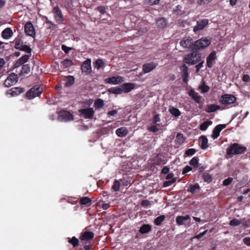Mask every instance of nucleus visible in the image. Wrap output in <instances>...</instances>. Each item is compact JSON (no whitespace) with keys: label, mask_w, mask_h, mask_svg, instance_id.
I'll return each mask as SVG.
<instances>
[{"label":"nucleus","mask_w":250,"mask_h":250,"mask_svg":"<svg viewBox=\"0 0 250 250\" xmlns=\"http://www.w3.org/2000/svg\"><path fill=\"white\" fill-rule=\"evenodd\" d=\"M20 50H22L25 51L27 53H31L32 49L31 48L28 46L27 45H23L22 47L21 48Z\"/></svg>","instance_id":"3c124183"},{"label":"nucleus","mask_w":250,"mask_h":250,"mask_svg":"<svg viewBox=\"0 0 250 250\" xmlns=\"http://www.w3.org/2000/svg\"><path fill=\"white\" fill-rule=\"evenodd\" d=\"M80 116L85 119H91L94 114V111L92 108L81 109L79 110Z\"/></svg>","instance_id":"0eeeda50"},{"label":"nucleus","mask_w":250,"mask_h":250,"mask_svg":"<svg viewBox=\"0 0 250 250\" xmlns=\"http://www.w3.org/2000/svg\"><path fill=\"white\" fill-rule=\"evenodd\" d=\"M149 131L156 132L159 130L158 128L156 125H152L148 128Z\"/></svg>","instance_id":"4d7b16f0"},{"label":"nucleus","mask_w":250,"mask_h":250,"mask_svg":"<svg viewBox=\"0 0 250 250\" xmlns=\"http://www.w3.org/2000/svg\"><path fill=\"white\" fill-rule=\"evenodd\" d=\"M204 61L200 62L196 66V73H198L200 69L203 67Z\"/></svg>","instance_id":"680f3d73"},{"label":"nucleus","mask_w":250,"mask_h":250,"mask_svg":"<svg viewBox=\"0 0 250 250\" xmlns=\"http://www.w3.org/2000/svg\"><path fill=\"white\" fill-rule=\"evenodd\" d=\"M13 35V32L10 28H6L1 33V36L5 39H8Z\"/></svg>","instance_id":"5701e85b"},{"label":"nucleus","mask_w":250,"mask_h":250,"mask_svg":"<svg viewBox=\"0 0 250 250\" xmlns=\"http://www.w3.org/2000/svg\"><path fill=\"white\" fill-rule=\"evenodd\" d=\"M189 164L195 167H198V160L196 157H193L189 162Z\"/></svg>","instance_id":"a18cd8bd"},{"label":"nucleus","mask_w":250,"mask_h":250,"mask_svg":"<svg viewBox=\"0 0 250 250\" xmlns=\"http://www.w3.org/2000/svg\"><path fill=\"white\" fill-rule=\"evenodd\" d=\"M192 52L187 55L184 58L183 61L186 63L194 65L201 60V55L197 50H192Z\"/></svg>","instance_id":"f257e3e1"},{"label":"nucleus","mask_w":250,"mask_h":250,"mask_svg":"<svg viewBox=\"0 0 250 250\" xmlns=\"http://www.w3.org/2000/svg\"><path fill=\"white\" fill-rule=\"evenodd\" d=\"M147 3L150 5H155L159 3L161 0H145Z\"/></svg>","instance_id":"5fc2aeb1"},{"label":"nucleus","mask_w":250,"mask_h":250,"mask_svg":"<svg viewBox=\"0 0 250 250\" xmlns=\"http://www.w3.org/2000/svg\"><path fill=\"white\" fill-rule=\"evenodd\" d=\"M189 95L197 103L200 104L201 102V96L195 92L193 89H191L188 93Z\"/></svg>","instance_id":"aec40b11"},{"label":"nucleus","mask_w":250,"mask_h":250,"mask_svg":"<svg viewBox=\"0 0 250 250\" xmlns=\"http://www.w3.org/2000/svg\"><path fill=\"white\" fill-rule=\"evenodd\" d=\"M158 65V64L150 62L144 64L143 65V71L144 73H147L154 70Z\"/></svg>","instance_id":"9d476101"},{"label":"nucleus","mask_w":250,"mask_h":250,"mask_svg":"<svg viewBox=\"0 0 250 250\" xmlns=\"http://www.w3.org/2000/svg\"><path fill=\"white\" fill-rule=\"evenodd\" d=\"M190 217L189 215L186 216H178L176 218V222L179 226H182L185 224V221L189 220Z\"/></svg>","instance_id":"6ab92c4d"},{"label":"nucleus","mask_w":250,"mask_h":250,"mask_svg":"<svg viewBox=\"0 0 250 250\" xmlns=\"http://www.w3.org/2000/svg\"><path fill=\"white\" fill-rule=\"evenodd\" d=\"M108 91L111 93L117 94H119L122 93L121 86L119 87L111 88L108 89Z\"/></svg>","instance_id":"c03bdc74"},{"label":"nucleus","mask_w":250,"mask_h":250,"mask_svg":"<svg viewBox=\"0 0 250 250\" xmlns=\"http://www.w3.org/2000/svg\"><path fill=\"white\" fill-rule=\"evenodd\" d=\"M81 69L83 72L89 74L91 72V60L87 59L85 61L81 66Z\"/></svg>","instance_id":"ddd939ff"},{"label":"nucleus","mask_w":250,"mask_h":250,"mask_svg":"<svg viewBox=\"0 0 250 250\" xmlns=\"http://www.w3.org/2000/svg\"><path fill=\"white\" fill-rule=\"evenodd\" d=\"M104 101L101 99L97 100L94 103V106L96 108H101L104 106Z\"/></svg>","instance_id":"a19ab883"},{"label":"nucleus","mask_w":250,"mask_h":250,"mask_svg":"<svg viewBox=\"0 0 250 250\" xmlns=\"http://www.w3.org/2000/svg\"><path fill=\"white\" fill-rule=\"evenodd\" d=\"M176 178H173L172 180H167V181H165L163 186L164 187H167L171 186L172 184H173L176 181Z\"/></svg>","instance_id":"49530a36"},{"label":"nucleus","mask_w":250,"mask_h":250,"mask_svg":"<svg viewBox=\"0 0 250 250\" xmlns=\"http://www.w3.org/2000/svg\"><path fill=\"white\" fill-rule=\"evenodd\" d=\"M63 81L65 82V86L69 87L72 85L75 82V78L72 76H68L63 78Z\"/></svg>","instance_id":"b1692460"},{"label":"nucleus","mask_w":250,"mask_h":250,"mask_svg":"<svg viewBox=\"0 0 250 250\" xmlns=\"http://www.w3.org/2000/svg\"><path fill=\"white\" fill-rule=\"evenodd\" d=\"M117 135L120 137H125L128 133L127 130L125 127H120L116 131Z\"/></svg>","instance_id":"393cba45"},{"label":"nucleus","mask_w":250,"mask_h":250,"mask_svg":"<svg viewBox=\"0 0 250 250\" xmlns=\"http://www.w3.org/2000/svg\"><path fill=\"white\" fill-rule=\"evenodd\" d=\"M68 242L69 243L71 244L74 247H76L78 246L79 243V240L78 238L74 236L71 238H68Z\"/></svg>","instance_id":"f704fd0d"},{"label":"nucleus","mask_w":250,"mask_h":250,"mask_svg":"<svg viewBox=\"0 0 250 250\" xmlns=\"http://www.w3.org/2000/svg\"><path fill=\"white\" fill-rule=\"evenodd\" d=\"M212 122L210 121H208L203 123L200 126V129L201 130H206L209 125L212 124Z\"/></svg>","instance_id":"c9c22d12"},{"label":"nucleus","mask_w":250,"mask_h":250,"mask_svg":"<svg viewBox=\"0 0 250 250\" xmlns=\"http://www.w3.org/2000/svg\"><path fill=\"white\" fill-rule=\"evenodd\" d=\"M232 178L229 177L223 181V184L224 186H228L232 182Z\"/></svg>","instance_id":"603ef678"},{"label":"nucleus","mask_w":250,"mask_h":250,"mask_svg":"<svg viewBox=\"0 0 250 250\" xmlns=\"http://www.w3.org/2000/svg\"><path fill=\"white\" fill-rule=\"evenodd\" d=\"M191 170L192 168L190 167L187 166L183 169L182 173L183 174H185L191 171Z\"/></svg>","instance_id":"bf43d9fd"},{"label":"nucleus","mask_w":250,"mask_h":250,"mask_svg":"<svg viewBox=\"0 0 250 250\" xmlns=\"http://www.w3.org/2000/svg\"><path fill=\"white\" fill-rule=\"evenodd\" d=\"M246 148L237 143L230 145L227 149V154L229 155H236L242 154L245 152Z\"/></svg>","instance_id":"7ed1b4c3"},{"label":"nucleus","mask_w":250,"mask_h":250,"mask_svg":"<svg viewBox=\"0 0 250 250\" xmlns=\"http://www.w3.org/2000/svg\"><path fill=\"white\" fill-rule=\"evenodd\" d=\"M195 152H196V150L195 149L189 148L186 151V154L188 156H191V155H193L195 153Z\"/></svg>","instance_id":"864d4df0"},{"label":"nucleus","mask_w":250,"mask_h":250,"mask_svg":"<svg viewBox=\"0 0 250 250\" xmlns=\"http://www.w3.org/2000/svg\"><path fill=\"white\" fill-rule=\"evenodd\" d=\"M181 47L184 49H191L192 50H194L193 49V42L192 38L190 37H185L183 38L179 42Z\"/></svg>","instance_id":"423d86ee"},{"label":"nucleus","mask_w":250,"mask_h":250,"mask_svg":"<svg viewBox=\"0 0 250 250\" xmlns=\"http://www.w3.org/2000/svg\"><path fill=\"white\" fill-rule=\"evenodd\" d=\"M73 119V115L69 111L63 110V120L70 121Z\"/></svg>","instance_id":"e433bc0d"},{"label":"nucleus","mask_w":250,"mask_h":250,"mask_svg":"<svg viewBox=\"0 0 250 250\" xmlns=\"http://www.w3.org/2000/svg\"><path fill=\"white\" fill-rule=\"evenodd\" d=\"M29 59V56L27 55H25L20 58L17 62H15L14 64V67L15 68H18L20 67L21 65L23 64V63L27 62Z\"/></svg>","instance_id":"a211bd4d"},{"label":"nucleus","mask_w":250,"mask_h":250,"mask_svg":"<svg viewBox=\"0 0 250 250\" xmlns=\"http://www.w3.org/2000/svg\"><path fill=\"white\" fill-rule=\"evenodd\" d=\"M242 80L244 82H248L250 80V76L248 74L244 75L242 78Z\"/></svg>","instance_id":"338daca9"},{"label":"nucleus","mask_w":250,"mask_h":250,"mask_svg":"<svg viewBox=\"0 0 250 250\" xmlns=\"http://www.w3.org/2000/svg\"><path fill=\"white\" fill-rule=\"evenodd\" d=\"M149 204L150 202L147 200H143L141 203V205L143 207H147Z\"/></svg>","instance_id":"052dcab7"},{"label":"nucleus","mask_w":250,"mask_h":250,"mask_svg":"<svg viewBox=\"0 0 250 250\" xmlns=\"http://www.w3.org/2000/svg\"><path fill=\"white\" fill-rule=\"evenodd\" d=\"M151 230V226L149 224H144L139 229V232L142 234L148 232Z\"/></svg>","instance_id":"bb28decb"},{"label":"nucleus","mask_w":250,"mask_h":250,"mask_svg":"<svg viewBox=\"0 0 250 250\" xmlns=\"http://www.w3.org/2000/svg\"><path fill=\"white\" fill-rule=\"evenodd\" d=\"M243 242L246 245L250 246V237H245L243 239Z\"/></svg>","instance_id":"e2e57ef3"},{"label":"nucleus","mask_w":250,"mask_h":250,"mask_svg":"<svg viewBox=\"0 0 250 250\" xmlns=\"http://www.w3.org/2000/svg\"><path fill=\"white\" fill-rule=\"evenodd\" d=\"M169 111L173 116L176 117H178L181 115V112L180 110L173 106L169 107Z\"/></svg>","instance_id":"c85d7f7f"},{"label":"nucleus","mask_w":250,"mask_h":250,"mask_svg":"<svg viewBox=\"0 0 250 250\" xmlns=\"http://www.w3.org/2000/svg\"><path fill=\"white\" fill-rule=\"evenodd\" d=\"M241 224V222L236 218L233 219L229 223V225L233 227L238 226Z\"/></svg>","instance_id":"37998d69"},{"label":"nucleus","mask_w":250,"mask_h":250,"mask_svg":"<svg viewBox=\"0 0 250 250\" xmlns=\"http://www.w3.org/2000/svg\"><path fill=\"white\" fill-rule=\"evenodd\" d=\"M62 100H60V98L58 97H55L54 100V103H53L54 104H58L60 103H61Z\"/></svg>","instance_id":"69168bd1"},{"label":"nucleus","mask_w":250,"mask_h":250,"mask_svg":"<svg viewBox=\"0 0 250 250\" xmlns=\"http://www.w3.org/2000/svg\"><path fill=\"white\" fill-rule=\"evenodd\" d=\"M185 138L183 134L179 133L176 137V142L179 144H182L184 142Z\"/></svg>","instance_id":"58836bf2"},{"label":"nucleus","mask_w":250,"mask_h":250,"mask_svg":"<svg viewBox=\"0 0 250 250\" xmlns=\"http://www.w3.org/2000/svg\"><path fill=\"white\" fill-rule=\"evenodd\" d=\"M216 52L213 51L210 53L207 58V66L211 68L213 66V62L216 59Z\"/></svg>","instance_id":"f3484780"},{"label":"nucleus","mask_w":250,"mask_h":250,"mask_svg":"<svg viewBox=\"0 0 250 250\" xmlns=\"http://www.w3.org/2000/svg\"><path fill=\"white\" fill-rule=\"evenodd\" d=\"M220 103L225 106H229L236 102V98L231 94H224L220 100Z\"/></svg>","instance_id":"39448f33"},{"label":"nucleus","mask_w":250,"mask_h":250,"mask_svg":"<svg viewBox=\"0 0 250 250\" xmlns=\"http://www.w3.org/2000/svg\"><path fill=\"white\" fill-rule=\"evenodd\" d=\"M203 177L204 180L208 183L210 182L212 180L211 176L208 173H204Z\"/></svg>","instance_id":"09e8293b"},{"label":"nucleus","mask_w":250,"mask_h":250,"mask_svg":"<svg viewBox=\"0 0 250 250\" xmlns=\"http://www.w3.org/2000/svg\"><path fill=\"white\" fill-rule=\"evenodd\" d=\"M166 217L164 215H160L157 217H156L154 221L155 225L156 226H160L161 225L162 223L165 220Z\"/></svg>","instance_id":"72a5a7b5"},{"label":"nucleus","mask_w":250,"mask_h":250,"mask_svg":"<svg viewBox=\"0 0 250 250\" xmlns=\"http://www.w3.org/2000/svg\"><path fill=\"white\" fill-rule=\"evenodd\" d=\"M122 92L128 93L134 87V84L132 83H126L120 86Z\"/></svg>","instance_id":"412c9836"},{"label":"nucleus","mask_w":250,"mask_h":250,"mask_svg":"<svg viewBox=\"0 0 250 250\" xmlns=\"http://www.w3.org/2000/svg\"><path fill=\"white\" fill-rule=\"evenodd\" d=\"M211 1V0H198V3L200 5L207 4Z\"/></svg>","instance_id":"13d9d810"},{"label":"nucleus","mask_w":250,"mask_h":250,"mask_svg":"<svg viewBox=\"0 0 250 250\" xmlns=\"http://www.w3.org/2000/svg\"><path fill=\"white\" fill-rule=\"evenodd\" d=\"M25 33L30 36L34 37L35 36V29L32 24L30 22H27L24 26Z\"/></svg>","instance_id":"9b49d317"},{"label":"nucleus","mask_w":250,"mask_h":250,"mask_svg":"<svg viewBox=\"0 0 250 250\" xmlns=\"http://www.w3.org/2000/svg\"><path fill=\"white\" fill-rule=\"evenodd\" d=\"M208 21L207 19H204L197 21V25L193 28V31L196 32L198 31L203 30L208 25Z\"/></svg>","instance_id":"f8f14e48"},{"label":"nucleus","mask_w":250,"mask_h":250,"mask_svg":"<svg viewBox=\"0 0 250 250\" xmlns=\"http://www.w3.org/2000/svg\"><path fill=\"white\" fill-rule=\"evenodd\" d=\"M199 89L200 90L202 93H204L208 92L209 90V87L203 83L199 86Z\"/></svg>","instance_id":"4c0bfd02"},{"label":"nucleus","mask_w":250,"mask_h":250,"mask_svg":"<svg viewBox=\"0 0 250 250\" xmlns=\"http://www.w3.org/2000/svg\"><path fill=\"white\" fill-rule=\"evenodd\" d=\"M30 72V66L29 64H23L22 66L20 75L27 74Z\"/></svg>","instance_id":"2f4dec72"},{"label":"nucleus","mask_w":250,"mask_h":250,"mask_svg":"<svg viewBox=\"0 0 250 250\" xmlns=\"http://www.w3.org/2000/svg\"><path fill=\"white\" fill-rule=\"evenodd\" d=\"M157 24L158 27L161 28H164L166 27L167 22L165 19L162 18L157 21Z\"/></svg>","instance_id":"7c9ffc66"},{"label":"nucleus","mask_w":250,"mask_h":250,"mask_svg":"<svg viewBox=\"0 0 250 250\" xmlns=\"http://www.w3.org/2000/svg\"><path fill=\"white\" fill-rule=\"evenodd\" d=\"M220 109V106L215 104H210L207 106L206 111L208 113L213 112Z\"/></svg>","instance_id":"cd10ccee"},{"label":"nucleus","mask_w":250,"mask_h":250,"mask_svg":"<svg viewBox=\"0 0 250 250\" xmlns=\"http://www.w3.org/2000/svg\"><path fill=\"white\" fill-rule=\"evenodd\" d=\"M210 43V38H202L194 42L193 49L196 51L197 50L202 49L208 47Z\"/></svg>","instance_id":"f03ea898"},{"label":"nucleus","mask_w":250,"mask_h":250,"mask_svg":"<svg viewBox=\"0 0 250 250\" xmlns=\"http://www.w3.org/2000/svg\"><path fill=\"white\" fill-rule=\"evenodd\" d=\"M124 79L121 76H113L110 78H106L104 80V82L106 83L112 84H117L124 82Z\"/></svg>","instance_id":"1a4fd4ad"},{"label":"nucleus","mask_w":250,"mask_h":250,"mask_svg":"<svg viewBox=\"0 0 250 250\" xmlns=\"http://www.w3.org/2000/svg\"><path fill=\"white\" fill-rule=\"evenodd\" d=\"M180 69L183 72V76H182L183 80L184 82L187 83L188 82V67L185 64H183L180 67Z\"/></svg>","instance_id":"4be33fe9"},{"label":"nucleus","mask_w":250,"mask_h":250,"mask_svg":"<svg viewBox=\"0 0 250 250\" xmlns=\"http://www.w3.org/2000/svg\"><path fill=\"white\" fill-rule=\"evenodd\" d=\"M104 65V62L102 60H98L95 62V68L99 69Z\"/></svg>","instance_id":"de8ad7c7"},{"label":"nucleus","mask_w":250,"mask_h":250,"mask_svg":"<svg viewBox=\"0 0 250 250\" xmlns=\"http://www.w3.org/2000/svg\"><path fill=\"white\" fill-rule=\"evenodd\" d=\"M18 79L17 75L14 73H12L5 80L3 84L5 87H10L17 82Z\"/></svg>","instance_id":"6e6552de"},{"label":"nucleus","mask_w":250,"mask_h":250,"mask_svg":"<svg viewBox=\"0 0 250 250\" xmlns=\"http://www.w3.org/2000/svg\"><path fill=\"white\" fill-rule=\"evenodd\" d=\"M226 126L225 124H220L217 125L213 129L212 137L215 139L218 138L220 135V132Z\"/></svg>","instance_id":"4468645a"},{"label":"nucleus","mask_w":250,"mask_h":250,"mask_svg":"<svg viewBox=\"0 0 250 250\" xmlns=\"http://www.w3.org/2000/svg\"><path fill=\"white\" fill-rule=\"evenodd\" d=\"M72 64V61L70 59H65L63 61V67H68Z\"/></svg>","instance_id":"8fccbe9b"},{"label":"nucleus","mask_w":250,"mask_h":250,"mask_svg":"<svg viewBox=\"0 0 250 250\" xmlns=\"http://www.w3.org/2000/svg\"><path fill=\"white\" fill-rule=\"evenodd\" d=\"M43 91L42 87L36 85L33 86L26 93V97L28 99H32L39 96Z\"/></svg>","instance_id":"20e7f679"},{"label":"nucleus","mask_w":250,"mask_h":250,"mask_svg":"<svg viewBox=\"0 0 250 250\" xmlns=\"http://www.w3.org/2000/svg\"><path fill=\"white\" fill-rule=\"evenodd\" d=\"M91 200L87 197H82L80 200V204L81 205H86L89 203H91Z\"/></svg>","instance_id":"ea45409f"},{"label":"nucleus","mask_w":250,"mask_h":250,"mask_svg":"<svg viewBox=\"0 0 250 250\" xmlns=\"http://www.w3.org/2000/svg\"><path fill=\"white\" fill-rule=\"evenodd\" d=\"M53 12L56 21L59 23H62V16L60 8L58 6L55 7L53 9Z\"/></svg>","instance_id":"dca6fc26"},{"label":"nucleus","mask_w":250,"mask_h":250,"mask_svg":"<svg viewBox=\"0 0 250 250\" xmlns=\"http://www.w3.org/2000/svg\"><path fill=\"white\" fill-rule=\"evenodd\" d=\"M200 139L201 141V148L205 149L208 147V140L207 137L205 136L200 137Z\"/></svg>","instance_id":"c756f323"},{"label":"nucleus","mask_w":250,"mask_h":250,"mask_svg":"<svg viewBox=\"0 0 250 250\" xmlns=\"http://www.w3.org/2000/svg\"><path fill=\"white\" fill-rule=\"evenodd\" d=\"M23 42L20 39H16L15 40V48L17 49H19L20 50L21 48L23 46Z\"/></svg>","instance_id":"79ce46f5"},{"label":"nucleus","mask_w":250,"mask_h":250,"mask_svg":"<svg viewBox=\"0 0 250 250\" xmlns=\"http://www.w3.org/2000/svg\"><path fill=\"white\" fill-rule=\"evenodd\" d=\"M94 237V233L92 231H84L81 233L80 239L81 240H91Z\"/></svg>","instance_id":"2eb2a0df"},{"label":"nucleus","mask_w":250,"mask_h":250,"mask_svg":"<svg viewBox=\"0 0 250 250\" xmlns=\"http://www.w3.org/2000/svg\"><path fill=\"white\" fill-rule=\"evenodd\" d=\"M5 64V61L3 58H0V74L2 73L1 70Z\"/></svg>","instance_id":"6e6d98bb"},{"label":"nucleus","mask_w":250,"mask_h":250,"mask_svg":"<svg viewBox=\"0 0 250 250\" xmlns=\"http://www.w3.org/2000/svg\"><path fill=\"white\" fill-rule=\"evenodd\" d=\"M10 91L12 96H17L24 91V89L21 87H16L11 88Z\"/></svg>","instance_id":"a878e982"},{"label":"nucleus","mask_w":250,"mask_h":250,"mask_svg":"<svg viewBox=\"0 0 250 250\" xmlns=\"http://www.w3.org/2000/svg\"><path fill=\"white\" fill-rule=\"evenodd\" d=\"M160 121V118L159 117V115H155V116L154 117V119H153V123L156 124L157 122H159Z\"/></svg>","instance_id":"774afa93"},{"label":"nucleus","mask_w":250,"mask_h":250,"mask_svg":"<svg viewBox=\"0 0 250 250\" xmlns=\"http://www.w3.org/2000/svg\"><path fill=\"white\" fill-rule=\"evenodd\" d=\"M97 10L101 13H104L105 12V8L104 6H98L97 7Z\"/></svg>","instance_id":"0e129e2a"},{"label":"nucleus","mask_w":250,"mask_h":250,"mask_svg":"<svg viewBox=\"0 0 250 250\" xmlns=\"http://www.w3.org/2000/svg\"><path fill=\"white\" fill-rule=\"evenodd\" d=\"M57 119L60 121V122H62V110H60L59 111H58L57 112ZM56 118V116L55 115H51L50 117V119L51 120H54L55 118Z\"/></svg>","instance_id":"473e14b6"}]
</instances>
